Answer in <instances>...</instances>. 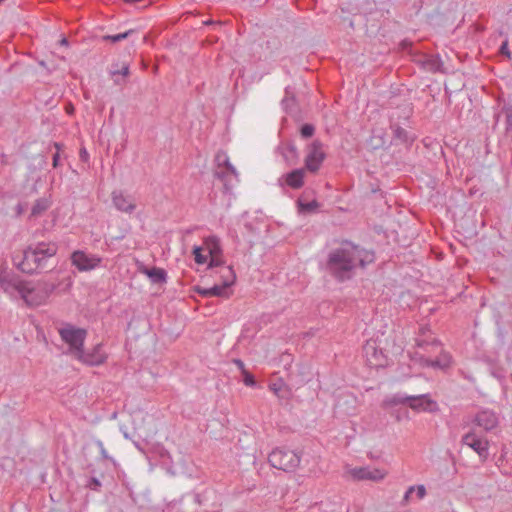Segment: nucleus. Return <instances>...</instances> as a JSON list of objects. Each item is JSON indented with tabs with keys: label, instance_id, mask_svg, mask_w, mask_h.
<instances>
[{
	"label": "nucleus",
	"instance_id": "f257e3e1",
	"mask_svg": "<svg viewBox=\"0 0 512 512\" xmlns=\"http://www.w3.org/2000/svg\"><path fill=\"white\" fill-rule=\"evenodd\" d=\"M375 260V254L350 241H344L338 248L331 250L326 261V270L338 282L352 279L357 268H366Z\"/></svg>",
	"mask_w": 512,
	"mask_h": 512
},
{
	"label": "nucleus",
	"instance_id": "f03ea898",
	"mask_svg": "<svg viewBox=\"0 0 512 512\" xmlns=\"http://www.w3.org/2000/svg\"><path fill=\"white\" fill-rule=\"evenodd\" d=\"M59 247L56 242L41 241L30 244L22 252L18 269L27 274L42 273L56 266L55 257Z\"/></svg>",
	"mask_w": 512,
	"mask_h": 512
},
{
	"label": "nucleus",
	"instance_id": "7ed1b4c3",
	"mask_svg": "<svg viewBox=\"0 0 512 512\" xmlns=\"http://www.w3.org/2000/svg\"><path fill=\"white\" fill-rule=\"evenodd\" d=\"M400 50L406 53L410 60L416 64L422 71L436 74H445L446 69L439 54H430L424 52L419 44L408 39H404L399 44Z\"/></svg>",
	"mask_w": 512,
	"mask_h": 512
},
{
	"label": "nucleus",
	"instance_id": "20e7f679",
	"mask_svg": "<svg viewBox=\"0 0 512 512\" xmlns=\"http://www.w3.org/2000/svg\"><path fill=\"white\" fill-rule=\"evenodd\" d=\"M0 287L4 293L11 297H20L27 303L38 304L31 297L33 294V288L30 287L29 283L20 279L18 275L3 271L0 273Z\"/></svg>",
	"mask_w": 512,
	"mask_h": 512
},
{
	"label": "nucleus",
	"instance_id": "39448f33",
	"mask_svg": "<svg viewBox=\"0 0 512 512\" xmlns=\"http://www.w3.org/2000/svg\"><path fill=\"white\" fill-rule=\"evenodd\" d=\"M388 405H408L414 411L434 412L438 409L437 402L430 398L429 394L407 395L398 392L386 401Z\"/></svg>",
	"mask_w": 512,
	"mask_h": 512
},
{
	"label": "nucleus",
	"instance_id": "423d86ee",
	"mask_svg": "<svg viewBox=\"0 0 512 512\" xmlns=\"http://www.w3.org/2000/svg\"><path fill=\"white\" fill-rule=\"evenodd\" d=\"M268 461L276 469L293 472L300 464L301 454L295 450L278 447L269 454Z\"/></svg>",
	"mask_w": 512,
	"mask_h": 512
},
{
	"label": "nucleus",
	"instance_id": "0eeeda50",
	"mask_svg": "<svg viewBox=\"0 0 512 512\" xmlns=\"http://www.w3.org/2000/svg\"><path fill=\"white\" fill-rule=\"evenodd\" d=\"M61 340L69 345L70 353L75 356L83 347L87 336V331L83 328L75 327L71 324L58 330Z\"/></svg>",
	"mask_w": 512,
	"mask_h": 512
},
{
	"label": "nucleus",
	"instance_id": "6e6552de",
	"mask_svg": "<svg viewBox=\"0 0 512 512\" xmlns=\"http://www.w3.org/2000/svg\"><path fill=\"white\" fill-rule=\"evenodd\" d=\"M461 442L475 451L482 461L489 456V441L472 429L462 436Z\"/></svg>",
	"mask_w": 512,
	"mask_h": 512
},
{
	"label": "nucleus",
	"instance_id": "1a4fd4ad",
	"mask_svg": "<svg viewBox=\"0 0 512 512\" xmlns=\"http://www.w3.org/2000/svg\"><path fill=\"white\" fill-rule=\"evenodd\" d=\"M323 145L319 140H314L307 148V154L304 160V169L316 173L323 161L325 160L326 154L322 149Z\"/></svg>",
	"mask_w": 512,
	"mask_h": 512
},
{
	"label": "nucleus",
	"instance_id": "9d476101",
	"mask_svg": "<svg viewBox=\"0 0 512 512\" xmlns=\"http://www.w3.org/2000/svg\"><path fill=\"white\" fill-rule=\"evenodd\" d=\"M70 260L73 266H75L80 272L91 271L98 266H100L102 262V258L97 255H88L86 252L82 250L74 251Z\"/></svg>",
	"mask_w": 512,
	"mask_h": 512
},
{
	"label": "nucleus",
	"instance_id": "9b49d317",
	"mask_svg": "<svg viewBox=\"0 0 512 512\" xmlns=\"http://www.w3.org/2000/svg\"><path fill=\"white\" fill-rule=\"evenodd\" d=\"M221 278L223 282L221 285H214L209 288L208 296L209 297H223L229 298L230 292L228 289L234 284L236 280V274L231 266L225 267L221 274Z\"/></svg>",
	"mask_w": 512,
	"mask_h": 512
},
{
	"label": "nucleus",
	"instance_id": "f8f14e48",
	"mask_svg": "<svg viewBox=\"0 0 512 512\" xmlns=\"http://www.w3.org/2000/svg\"><path fill=\"white\" fill-rule=\"evenodd\" d=\"M472 423L483 431L490 432L498 426L499 416L492 409H481L475 414Z\"/></svg>",
	"mask_w": 512,
	"mask_h": 512
},
{
	"label": "nucleus",
	"instance_id": "ddd939ff",
	"mask_svg": "<svg viewBox=\"0 0 512 512\" xmlns=\"http://www.w3.org/2000/svg\"><path fill=\"white\" fill-rule=\"evenodd\" d=\"M74 357L88 366H99L107 359V355L102 349V344H97L91 351H85L83 347Z\"/></svg>",
	"mask_w": 512,
	"mask_h": 512
},
{
	"label": "nucleus",
	"instance_id": "4468645a",
	"mask_svg": "<svg viewBox=\"0 0 512 512\" xmlns=\"http://www.w3.org/2000/svg\"><path fill=\"white\" fill-rule=\"evenodd\" d=\"M349 474L357 481L369 480L374 482L381 481L386 476V472L384 470L370 468L368 466L352 468L349 470Z\"/></svg>",
	"mask_w": 512,
	"mask_h": 512
},
{
	"label": "nucleus",
	"instance_id": "2eb2a0df",
	"mask_svg": "<svg viewBox=\"0 0 512 512\" xmlns=\"http://www.w3.org/2000/svg\"><path fill=\"white\" fill-rule=\"evenodd\" d=\"M363 354L367 362L371 366H384L386 363V356L382 349H379L375 340H368L363 346Z\"/></svg>",
	"mask_w": 512,
	"mask_h": 512
},
{
	"label": "nucleus",
	"instance_id": "dca6fc26",
	"mask_svg": "<svg viewBox=\"0 0 512 512\" xmlns=\"http://www.w3.org/2000/svg\"><path fill=\"white\" fill-rule=\"evenodd\" d=\"M214 178L218 179L223 184V192L230 193L233 188V180L237 181L238 172L233 165L228 168H216L213 172Z\"/></svg>",
	"mask_w": 512,
	"mask_h": 512
},
{
	"label": "nucleus",
	"instance_id": "f3484780",
	"mask_svg": "<svg viewBox=\"0 0 512 512\" xmlns=\"http://www.w3.org/2000/svg\"><path fill=\"white\" fill-rule=\"evenodd\" d=\"M305 169H294L278 179L281 187L288 186L294 190L300 189L304 185Z\"/></svg>",
	"mask_w": 512,
	"mask_h": 512
},
{
	"label": "nucleus",
	"instance_id": "a211bd4d",
	"mask_svg": "<svg viewBox=\"0 0 512 512\" xmlns=\"http://www.w3.org/2000/svg\"><path fill=\"white\" fill-rule=\"evenodd\" d=\"M389 128L392 131V143L393 144H403L407 148L411 147L413 142L416 139L414 134H411L406 129L402 128L399 123L390 121Z\"/></svg>",
	"mask_w": 512,
	"mask_h": 512
},
{
	"label": "nucleus",
	"instance_id": "6ab92c4d",
	"mask_svg": "<svg viewBox=\"0 0 512 512\" xmlns=\"http://www.w3.org/2000/svg\"><path fill=\"white\" fill-rule=\"evenodd\" d=\"M112 203L114 207L124 213H132L136 204L130 195H125L121 190H114L111 194Z\"/></svg>",
	"mask_w": 512,
	"mask_h": 512
},
{
	"label": "nucleus",
	"instance_id": "aec40b11",
	"mask_svg": "<svg viewBox=\"0 0 512 512\" xmlns=\"http://www.w3.org/2000/svg\"><path fill=\"white\" fill-rule=\"evenodd\" d=\"M420 361L421 364L425 367L445 370L451 366L452 356L447 351L441 350L440 354L436 357V359H430L422 356L420 358Z\"/></svg>",
	"mask_w": 512,
	"mask_h": 512
},
{
	"label": "nucleus",
	"instance_id": "412c9836",
	"mask_svg": "<svg viewBox=\"0 0 512 512\" xmlns=\"http://www.w3.org/2000/svg\"><path fill=\"white\" fill-rule=\"evenodd\" d=\"M141 273L149 277V279L155 284H162L167 281V272L163 268L159 267H143Z\"/></svg>",
	"mask_w": 512,
	"mask_h": 512
},
{
	"label": "nucleus",
	"instance_id": "4be33fe9",
	"mask_svg": "<svg viewBox=\"0 0 512 512\" xmlns=\"http://www.w3.org/2000/svg\"><path fill=\"white\" fill-rule=\"evenodd\" d=\"M281 154L284 157V159L288 162L290 165L296 164L299 154L297 147L295 144L291 141H287L281 144L280 146Z\"/></svg>",
	"mask_w": 512,
	"mask_h": 512
},
{
	"label": "nucleus",
	"instance_id": "5701e85b",
	"mask_svg": "<svg viewBox=\"0 0 512 512\" xmlns=\"http://www.w3.org/2000/svg\"><path fill=\"white\" fill-rule=\"evenodd\" d=\"M204 244L209 256L222 255L220 240L216 236L206 238Z\"/></svg>",
	"mask_w": 512,
	"mask_h": 512
},
{
	"label": "nucleus",
	"instance_id": "b1692460",
	"mask_svg": "<svg viewBox=\"0 0 512 512\" xmlns=\"http://www.w3.org/2000/svg\"><path fill=\"white\" fill-rule=\"evenodd\" d=\"M51 202L47 198H39L31 209V217H38L49 209Z\"/></svg>",
	"mask_w": 512,
	"mask_h": 512
},
{
	"label": "nucleus",
	"instance_id": "393cba45",
	"mask_svg": "<svg viewBox=\"0 0 512 512\" xmlns=\"http://www.w3.org/2000/svg\"><path fill=\"white\" fill-rule=\"evenodd\" d=\"M215 164L216 168H228L229 165H232L229 160V156L225 151H218L215 155Z\"/></svg>",
	"mask_w": 512,
	"mask_h": 512
},
{
	"label": "nucleus",
	"instance_id": "a878e982",
	"mask_svg": "<svg viewBox=\"0 0 512 512\" xmlns=\"http://www.w3.org/2000/svg\"><path fill=\"white\" fill-rule=\"evenodd\" d=\"M53 146L55 147L56 152L52 156V166L54 169H57L62 165L61 151H62L64 145L59 142H54Z\"/></svg>",
	"mask_w": 512,
	"mask_h": 512
},
{
	"label": "nucleus",
	"instance_id": "bb28decb",
	"mask_svg": "<svg viewBox=\"0 0 512 512\" xmlns=\"http://www.w3.org/2000/svg\"><path fill=\"white\" fill-rule=\"evenodd\" d=\"M414 492H416L418 499H422L426 495V489L423 485H418L417 487L411 486L405 492L404 500L408 501Z\"/></svg>",
	"mask_w": 512,
	"mask_h": 512
},
{
	"label": "nucleus",
	"instance_id": "cd10ccee",
	"mask_svg": "<svg viewBox=\"0 0 512 512\" xmlns=\"http://www.w3.org/2000/svg\"><path fill=\"white\" fill-rule=\"evenodd\" d=\"M132 33H133V30H128L123 33H118L115 35H104L103 40L109 41L111 43H117V42L127 39L129 37V35Z\"/></svg>",
	"mask_w": 512,
	"mask_h": 512
},
{
	"label": "nucleus",
	"instance_id": "c85d7f7f",
	"mask_svg": "<svg viewBox=\"0 0 512 512\" xmlns=\"http://www.w3.org/2000/svg\"><path fill=\"white\" fill-rule=\"evenodd\" d=\"M193 255H194V260L197 264L203 265V264L207 263L208 257L206 255L202 254L201 247L195 246L193 248Z\"/></svg>",
	"mask_w": 512,
	"mask_h": 512
},
{
	"label": "nucleus",
	"instance_id": "c756f323",
	"mask_svg": "<svg viewBox=\"0 0 512 512\" xmlns=\"http://www.w3.org/2000/svg\"><path fill=\"white\" fill-rule=\"evenodd\" d=\"M298 205L302 212H308V213L314 212L319 207V203L316 200H313V201H310L307 203H302L299 201Z\"/></svg>",
	"mask_w": 512,
	"mask_h": 512
},
{
	"label": "nucleus",
	"instance_id": "7c9ffc66",
	"mask_svg": "<svg viewBox=\"0 0 512 512\" xmlns=\"http://www.w3.org/2000/svg\"><path fill=\"white\" fill-rule=\"evenodd\" d=\"M315 127L312 124L305 123L300 128V134L303 138L307 139L314 135Z\"/></svg>",
	"mask_w": 512,
	"mask_h": 512
},
{
	"label": "nucleus",
	"instance_id": "2f4dec72",
	"mask_svg": "<svg viewBox=\"0 0 512 512\" xmlns=\"http://www.w3.org/2000/svg\"><path fill=\"white\" fill-rule=\"evenodd\" d=\"M209 258L207 269H213L224 265L222 255L209 256Z\"/></svg>",
	"mask_w": 512,
	"mask_h": 512
},
{
	"label": "nucleus",
	"instance_id": "473e14b6",
	"mask_svg": "<svg viewBox=\"0 0 512 512\" xmlns=\"http://www.w3.org/2000/svg\"><path fill=\"white\" fill-rule=\"evenodd\" d=\"M242 376H243V382L246 386L254 387L256 385L255 377L249 371H247V370L244 371L242 373Z\"/></svg>",
	"mask_w": 512,
	"mask_h": 512
},
{
	"label": "nucleus",
	"instance_id": "72a5a7b5",
	"mask_svg": "<svg viewBox=\"0 0 512 512\" xmlns=\"http://www.w3.org/2000/svg\"><path fill=\"white\" fill-rule=\"evenodd\" d=\"M89 489L94 491H99L102 484L100 480L96 477H91L86 485Z\"/></svg>",
	"mask_w": 512,
	"mask_h": 512
},
{
	"label": "nucleus",
	"instance_id": "f704fd0d",
	"mask_svg": "<svg viewBox=\"0 0 512 512\" xmlns=\"http://www.w3.org/2000/svg\"><path fill=\"white\" fill-rule=\"evenodd\" d=\"M429 345L439 346L440 342L437 339H433L432 341H428L426 339H418L417 340V346L420 348H426Z\"/></svg>",
	"mask_w": 512,
	"mask_h": 512
},
{
	"label": "nucleus",
	"instance_id": "c9c22d12",
	"mask_svg": "<svg viewBox=\"0 0 512 512\" xmlns=\"http://www.w3.org/2000/svg\"><path fill=\"white\" fill-rule=\"evenodd\" d=\"M42 286H43L42 290L45 294V297H48L50 294H52L53 291L57 287V285L55 283H50V282H43Z\"/></svg>",
	"mask_w": 512,
	"mask_h": 512
},
{
	"label": "nucleus",
	"instance_id": "e433bc0d",
	"mask_svg": "<svg viewBox=\"0 0 512 512\" xmlns=\"http://www.w3.org/2000/svg\"><path fill=\"white\" fill-rule=\"evenodd\" d=\"M110 73L112 76H116V75H122L124 77L128 76L129 75V66L127 64H124L121 69H115V70H110Z\"/></svg>",
	"mask_w": 512,
	"mask_h": 512
},
{
	"label": "nucleus",
	"instance_id": "4c0bfd02",
	"mask_svg": "<svg viewBox=\"0 0 512 512\" xmlns=\"http://www.w3.org/2000/svg\"><path fill=\"white\" fill-rule=\"evenodd\" d=\"M122 1L127 4L134 5L136 7H142V8H145L150 4V2L148 0H122Z\"/></svg>",
	"mask_w": 512,
	"mask_h": 512
},
{
	"label": "nucleus",
	"instance_id": "58836bf2",
	"mask_svg": "<svg viewBox=\"0 0 512 512\" xmlns=\"http://www.w3.org/2000/svg\"><path fill=\"white\" fill-rule=\"evenodd\" d=\"M499 53H500L501 55H505V56H507L508 58H510V57H511V52H510V50H509V48H508V41H507V40H505V41L501 44V46H500V48H499Z\"/></svg>",
	"mask_w": 512,
	"mask_h": 512
},
{
	"label": "nucleus",
	"instance_id": "ea45409f",
	"mask_svg": "<svg viewBox=\"0 0 512 512\" xmlns=\"http://www.w3.org/2000/svg\"><path fill=\"white\" fill-rule=\"evenodd\" d=\"M233 363L236 365V367L240 370L241 374L246 371L245 364L241 359H234Z\"/></svg>",
	"mask_w": 512,
	"mask_h": 512
},
{
	"label": "nucleus",
	"instance_id": "a19ab883",
	"mask_svg": "<svg viewBox=\"0 0 512 512\" xmlns=\"http://www.w3.org/2000/svg\"><path fill=\"white\" fill-rule=\"evenodd\" d=\"M194 290H195V292H197L198 294H200L203 297H209L208 293H206V292H209V288H202L200 286H196L194 288Z\"/></svg>",
	"mask_w": 512,
	"mask_h": 512
},
{
	"label": "nucleus",
	"instance_id": "79ce46f5",
	"mask_svg": "<svg viewBox=\"0 0 512 512\" xmlns=\"http://www.w3.org/2000/svg\"><path fill=\"white\" fill-rule=\"evenodd\" d=\"M99 446H100V453H101L102 457L105 458V459H110L106 449L104 448V446H103V444L101 442L99 443Z\"/></svg>",
	"mask_w": 512,
	"mask_h": 512
},
{
	"label": "nucleus",
	"instance_id": "37998d69",
	"mask_svg": "<svg viewBox=\"0 0 512 512\" xmlns=\"http://www.w3.org/2000/svg\"><path fill=\"white\" fill-rule=\"evenodd\" d=\"M0 162L2 165H7L8 164V157L6 154L2 153L0 155Z\"/></svg>",
	"mask_w": 512,
	"mask_h": 512
},
{
	"label": "nucleus",
	"instance_id": "c03bdc74",
	"mask_svg": "<svg viewBox=\"0 0 512 512\" xmlns=\"http://www.w3.org/2000/svg\"><path fill=\"white\" fill-rule=\"evenodd\" d=\"M270 389L275 393H278V391L280 390L276 383L270 385Z\"/></svg>",
	"mask_w": 512,
	"mask_h": 512
},
{
	"label": "nucleus",
	"instance_id": "a18cd8bd",
	"mask_svg": "<svg viewBox=\"0 0 512 512\" xmlns=\"http://www.w3.org/2000/svg\"><path fill=\"white\" fill-rule=\"evenodd\" d=\"M204 24L205 25H214V24H216V22H214L212 20H207V21H204Z\"/></svg>",
	"mask_w": 512,
	"mask_h": 512
},
{
	"label": "nucleus",
	"instance_id": "49530a36",
	"mask_svg": "<svg viewBox=\"0 0 512 512\" xmlns=\"http://www.w3.org/2000/svg\"><path fill=\"white\" fill-rule=\"evenodd\" d=\"M60 43H61L62 45H67V44H68V40H67L66 38H63V39L60 41Z\"/></svg>",
	"mask_w": 512,
	"mask_h": 512
},
{
	"label": "nucleus",
	"instance_id": "de8ad7c7",
	"mask_svg": "<svg viewBox=\"0 0 512 512\" xmlns=\"http://www.w3.org/2000/svg\"><path fill=\"white\" fill-rule=\"evenodd\" d=\"M17 213L20 215L22 213V208H21V205L18 204L17 206Z\"/></svg>",
	"mask_w": 512,
	"mask_h": 512
},
{
	"label": "nucleus",
	"instance_id": "09e8293b",
	"mask_svg": "<svg viewBox=\"0 0 512 512\" xmlns=\"http://www.w3.org/2000/svg\"><path fill=\"white\" fill-rule=\"evenodd\" d=\"M80 156H81V158H82V159H83L84 157H86V156H87V152H86V150H83V151L81 152V155H80Z\"/></svg>",
	"mask_w": 512,
	"mask_h": 512
},
{
	"label": "nucleus",
	"instance_id": "8fccbe9b",
	"mask_svg": "<svg viewBox=\"0 0 512 512\" xmlns=\"http://www.w3.org/2000/svg\"><path fill=\"white\" fill-rule=\"evenodd\" d=\"M289 101H293V99L289 100V99L286 98L282 102H283V104H287Z\"/></svg>",
	"mask_w": 512,
	"mask_h": 512
},
{
	"label": "nucleus",
	"instance_id": "3c124183",
	"mask_svg": "<svg viewBox=\"0 0 512 512\" xmlns=\"http://www.w3.org/2000/svg\"><path fill=\"white\" fill-rule=\"evenodd\" d=\"M511 118H512V116H508V118H507L508 123L511 122Z\"/></svg>",
	"mask_w": 512,
	"mask_h": 512
},
{
	"label": "nucleus",
	"instance_id": "603ef678",
	"mask_svg": "<svg viewBox=\"0 0 512 512\" xmlns=\"http://www.w3.org/2000/svg\"><path fill=\"white\" fill-rule=\"evenodd\" d=\"M421 333H422V335H424V333H425V329L424 328H421Z\"/></svg>",
	"mask_w": 512,
	"mask_h": 512
},
{
	"label": "nucleus",
	"instance_id": "864d4df0",
	"mask_svg": "<svg viewBox=\"0 0 512 512\" xmlns=\"http://www.w3.org/2000/svg\"><path fill=\"white\" fill-rule=\"evenodd\" d=\"M115 83H116V84H120V81H119V80H117V79H115Z\"/></svg>",
	"mask_w": 512,
	"mask_h": 512
}]
</instances>
